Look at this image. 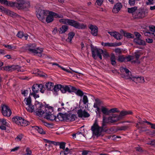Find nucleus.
<instances>
[{
  "mask_svg": "<svg viewBox=\"0 0 155 155\" xmlns=\"http://www.w3.org/2000/svg\"><path fill=\"white\" fill-rule=\"evenodd\" d=\"M89 28L91 30V34L94 36H96L98 34V28L97 27L93 25H90L89 26Z\"/></svg>",
  "mask_w": 155,
  "mask_h": 155,
  "instance_id": "nucleus-19",
  "label": "nucleus"
},
{
  "mask_svg": "<svg viewBox=\"0 0 155 155\" xmlns=\"http://www.w3.org/2000/svg\"><path fill=\"white\" fill-rule=\"evenodd\" d=\"M82 101L84 104H86L88 103V99L86 95H83Z\"/></svg>",
  "mask_w": 155,
  "mask_h": 155,
  "instance_id": "nucleus-43",
  "label": "nucleus"
},
{
  "mask_svg": "<svg viewBox=\"0 0 155 155\" xmlns=\"http://www.w3.org/2000/svg\"><path fill=\"white\" fill-rule=\"evenodd\" d=\"M68 29V27L66 25H63L60 28V33L62 34L64 33Z\"/></svg>",
  "mask_w": 155,
  "mask_h": 155,
  "instance_id": "nucleus-36",
  "label": "nucleus"
},
{
  "mask_svg": "<svg viewBox=\"0 0 155 155\" xmlns=\"http://www.w3.org/2000/svg\"><path fill=\"white\" fill-rule=\"evenodd\" d=\"M101 111L103 114L105 115H107L109 114V111L107 108L102 106L101 107Z\"/></svg>",
  "mask_w": 155,
  "mask_h": 155,
  "instance_id": "nucleus-31",
  "label": "nucleus"
},
{
  "mask_svg": "<svg viewBox=\"0 0 155 155\" xmlns=\"http://www.w3.org/2000/svg\"><path fill=\"white\" fill-rule=\"evenodd\" d=\"M65 144L66 143L64 142L60 143L59 144L60 148L61 149H62L64 150Z\"/></svg>",
  "mask_w": 155,
  "mask_h": 155,
  "instance_id": "nucleus-50",
  "label": "nucleus"
},
{
  "mask_svg": "<svg viewBox=\"0 0 155 155\" xmlns=\"http://www.w3.org/2000/svg\"><path fill=\"white\" fill-rule=\"evenodd\" d=\"M47 16L46 21L48 23L52 22L53 21L54 17L56 18H62L63 17V16L62 15H59L51 12H49Z\"/></svg>",
  "mask_w": 155,
  "mask_h": 155,
  "instance_id": "nucleus-10",
  "label": "nucleus"
},
{
  "mask_svg": "<svg viewBox=\"0 0 155 155\" xmlns=\"http://www.w3.org/2000/svg\"><path fill=\"white\" fill-rule=\"evenodd\" d=\"M108 123H113L120 120L118 116L116 114H113L108 118Z\"/></svg>",
  "mask_w": 155,
  "mask_h": 155,
  "instance_id": "nucleus-17",
  "label": "nucleus"
},
{
  "mask_svg": "<svg viewBox=\"0 0 155 155\" xmlns=\"http://www.w3.org/2000/svg\"><path fill=\"white\" fill-rule=\"evenodd\" d=\"M65 93L67 91L71 92L74 91L76 90V89L74 87L71 86H65Z\"/></svg>",
  "mask_w": 155,
  "mask_h": 155,
  "instance_id": "nucleus-28",
  "label": "nucleus"
},
{
  "mask_svg": "<svg viewBox=\"0 0 155 155\" xmlns=\"http://www.w3.org/2000/svg\"><path fill=\"white\" fill-rule=\"evenodd\" d=\"M117 60L120 62H125V57L123 55H120L118 56Z\"/></svg>",
  "mask_w": 155,
  "mask_h": 155,
  "instance_id": "nucleus-41",
  "label": "nucleus"
},
{
  "mask_svg": "<svg viewBox=\"0 0 155 155\" xmlns=\"http://www.w3.org/2000/svg\"><path fill=\"white\" fill-rule=\"evenodd\" d=\"M40 89V92L43 93L45 91V89H44V86L41 84H35L33 85L32 87V90L33 93H38L39 89Z\"/></svg>",
  "mask_w": 155,
  "mask_h": 155,
  "instance_id": "nucleus-14",
  "label": "nucleus"
},
{
  "mask_svg": "<svg viewBox=\"0 0 155 155\" xmlns=\"http://www.w3.org/2000/svg\"><path fill=\"white\" fill-rule=\"evenodd\" d=\"M37 93H33L32 94L33 96L35 98H38L39 96L38 94H36Z\"/></svg>",
  "mask_w": 155,
  "mask_h": 155,
  "instance_id": "nucleus-63",
  "label": "nucleus"
},
{
  "mask_svg": "<svg viewBox=\"0 0 155 155\" xmlns=\"http://www.w3.org/2000/svg\"><path fill=\"white\" fill-rule=\"evenodd\" d=\"M66 117L67 114L59 113L57 117H56L57 119H56V121H57L58 120L61 121L64 120H67Z\"/></svg>",
  "mask_w": 155,
  "mask_h": 155,
  "instance_id": "nucleus-23",
  "label": "nucleus"
},
{
  "mask_svg": "<svg viewBox=\"0 0 155 155\" xmlns=\"http://www.w3.org/2000/svg\"><path fill=\"white\" fill-rule=\"evenodd\" d=\"M52 112L49 111V110L47 108V110H46L45 115L44 117L48 120L51 121H53L57 119L56 116L52 114Z\"/></svg>",
  "mask_w": 155,
  "mask_h": 155,
  "instance_id": "nucleus-15",
  "label": "nucleus"
},
{
  "mask_svg": "<svg viewBox=\"0 0 155 155\" xmlns=\"http://www.w3.org/2000/svg\"><path fill=\"white\" fill-rule=\"evenodd\" d=\"M78 116L79 117H88L90 116V114L85 110H82L81 109L79 110L78 112Z\"/></svg>",
  "mask_w": 155,
  "mask_h": 155,
  "instance_id": "nucleus-18",
  "label": "nucleus"
},
{
  "mask_svg": "<svg viewBox=\"0 0 155 155\" xmlns=\"http://www.w3.org/2000/svg\"><path fill=\"white\" fill-rule=\"evenodd\" d=\"M69 152V149L67 147L65 149V150L63 152L61 151L60 152V154H61L62 153H63L64 154V155H66Z\"/></svg>",
  "mask_w": 155,
  "mask_h": 155,
  "instance_id": "nucleus-51",
  "label": "nucleus"
},
{
  "mask_svg": "<svg viewBox=\"0 0 155 155\" xmlns=\"http://www.w3.org/2000/svg\"><path fill=\"white\" fill-rule=\"evenodd\" d=\"M18 68V66L12 65V66H6L3 67V69L7 71H12L15 70Z\"/></svg>",
  "mask_w": 155,
  "mask_h": 155,
  "instance_id": "nucleus-22",
  "label": "nucleus"
},
{
  "mask_svg": "<svg viewBox=\"0 0 155 155\" xmlns=\"http://www.w3.org/2000/svg\"><path fill=\"white\" fill-rule=\"evenodd\" d=\"M124 35L128 38H133L134 37L133 35L128 32L124 33Z\"/></svg>",
  "mask_w": 155,
  "mask_h": 155,
  "instance_id": "nucleus-44",
  "label": "nucleus"
},
{
  "mask_svg": "<svg viewBox=\"0 0 155 155\" xmlns=\"http://www.w3.org/2000/svg\"><path fill=\"white\" fill-rule=\"evenodd\" d=\"M148 144L155 146V140H152L147 143Z\"/></svg>",
  "mask_w": 155,
  "mask_h": 155,
  "instance_id": "nucleus-58",
  "label": "nucleus"
},
{
  "mask_svg": "<svg viewBox=\"0 0 155 155\" xmlns=\"http://www.w3.org/2000/svg\"><path fill=\"white\" fill-rule=\"evenodd\" d=\"M147 12L144 10H138L133 15L135 18H142L146 16L147 15Z\"/></svg>",
  "mask_w": 155,
  "mask_h": 155,
  "instance_id": "nucleus-13",
  "label": "nucleus"
},
{
  "mask_svg": "<svg viewBox=\"0 0 155 155\" xmlns=\"http://www.w3.org/2000/svg\"><path fill=\"white\" fill-rule=\"evenodd\" d=\"M102 54H103V55L104 57L107 58L109 56L108 53L105 50L104 51L103 50V52Z\"/></svg>",
  "mask_w": 155,
  "mask_h": 155,
  "instance_id": "nucleus-48",
  "label": "nucleus"
},
{
  "mask_svg": "<svg viewBox=\"0 0 155 155\" xmlns=\"http://www.w3.org/2000/svg\"><path fill=\"white\" fill-rule=\"evenodd\" d=\"M108 33L111 36L114 37L117 40H120L122 38V36L119 33L116 31H108Z\"/></svg>",
  "mask_w": 155,
  "mask_h": 155,
  "instance_id": "nucleus-16",
  "label": "nucleus"
},
{
  "mask_svg": "<svg viewBox=\"0 0 155 155\" xmlns=\"http://www.w3.org/2000/svg\"><path fill=\"white\" fill-rule=\"evenodd\" d=\"M0 122L1 123V125H5L7 127H9V123L5 119H0Z\"/></svg>",
  "mask_w": 155,
  "mask_h": 155,
  "instance_id": "nucleus-34",
  "label": "nucleus"
},
{
  "mask_svg": "<svg viewBox=\"0 0 155 155\" xmlns=\"http://www.w3.org/2000/svg\"><path fill=\"white\" fill-rule=\"evenodd\" d=\"M127 115V111H121L120 114L118 116L119 117V119L120 120L122 119L123 117Z\"/></svg>",
  "mask_w": 155,
  "mask_h": 155,
  "instance_id": "nucleus-39",
  "label": "nucleus"
},
{
  "mask_svg": "<svg viewBox=\"0 0 155 155\" xmlns=\"http://www.w3.org/2000/svg\"><path fill=\"white\" fill-rule=\"evenodd\" d=\"M75 34L74 32H71L68 34V37L66 39V41L69 42H71L72 39L74 36Z\"/></svg>",
  "mask_w": 155,
  "mask_h": 155,
  "instance_id": "nucleus-33",
  "label": "nucleus"
},
{
  "mask_svg": "<svg viewBox=\"0 0 155 155\" xmlns=\"http://www.w3.org/2000/svg\"><path fill=\"white\" fill-rule=\"evenodd\" d=\"M17 4V8L18 9H27L30 7L29 2L25 0H19Z\"/></svg>",
  "mask_w": 155,
  "mask_h": 155,
  "instance_id": "nucleus-8",
  "label": "nucleus"
},
{
  "mask_svg": "<svg viewBox=\"0 0 155 155\" xmlns=\"http://www.w3.org/2000/svg\"><path fill=\"white\" fill-rule=\"evenodd\" d=\"M110 61L111 64L114 66L116 65V58L115 55L114 54H112L110 55Z\"/></svg>",
  "mask_w": 155,
  "mask_h": 155,
  "instance_id": "nucleus-30",
  "label": "nucleus"
},
{
  "mask_svg": "<svg viewBox=\"0 0 155 155\" xmlns=\"http://www.w3.org/2000/svg\"><path fill=\"white\" fill-rule=\"evenodd\" d=\"M36 15L38 19L43 22L45 18L48 14L49 11L45 10L41 7L37 6L36 9Z\"/></svg>",
  "mask_w": 155,
  "mask_h": 155,
  "instance_id": "nucleus-3",
  "label": "nucleus"
},
{
  "mask_svg": "<svg viewBox=\"0 0 155 155\" xmlns=\"http://www.w3.org/2000/svg\"><path fill=\"white\" fill-rule=\"evenodd\" d=\"M36 47V45L35 44L31 45L29 46L27 50L29 53L40 57H41L42 52H43V48H35Z\"/></svg>",
  "mask_w": 155,
  "mask_h": 155,
  "instance_id": "nucleus-2",
  "label": "nucleus"
},
{
  "mask_svg": "<svg viewBox=\"0 0 155 155\" xmlns=\"http://www.w3.org/2000/svg\"><path fill=\"white\" fill-rule=\"evenodd\" d=\"M71 19H61L59 20L60 22L63 24H68L69 25Z\"/></svg>",
  "mask_w": 155,
  "mask_h": 155,
  "instance_id": "nucleus-35",
  "label": "nucleus"
},
{
  "mask_svg": "<svg viewBox=\"0 0 155 155\" xmlns=\"http://www.w3.org/2000/svg\"><path fill=\"white\" fill-rule=\"evenodd\" d=\"M101 105V102L98 99L95 100V102L94 105V107H99Z\"/></svg>",
  "mask_w": 155,
  "mask_h": 155,
  "instance_id": "nucleus-40",
  "label": "nucleus"
},
{
  "mask_svg": "<svg viewBox=\"0 0 155 155\" xmlns=\"http://www.w3.org/2000/svg\"><path fill=\"white\" fill-rule=\"evenodd\" d=\"M127 128V126H124L119 127L118 129V130H126Z\"/></svg>",
  "mask_w": 155,
  "mask_h": 155,
  "instance_id": "nucleus-57",
  "label": "nucleus"
},
{
  "mask_svg": "<svg viewBox=\"0 0 155 155\" xmlns=\"http://www.w3.org/2000/svg\"><path fill=\"white\" fill-rule=\"evenodd\" d=\"M61 87V84H57L55 85L53 87V89L55 91H58L60 90V87Z\"/></svg>",
  "mask_w": 155,
  "mask_h": 155,
  "instance_id": "nucleus-45",
  "label": "nucleus"
},
{
  "mask_svg": "<svg viewBox=\"0 0 155 155\" xmlns=\"http://www.w3.org/2000/svg\"><path fill=\"white\" fill-rule=\"evenodd\" d=\"M4 13L12 17H16L18 15L16 13L6 8H5Z\"/></svg>",
  "mask_w": 155,
  "mask_h": 155,
  "instance_id": "nucleus-25",
  "label": "nucleus"
},
{
  "mask_svg": "<svg viewBox=\"0 0 155 155\" xmlns=\"http://www.w3.org/2000/svg\"><path fill=\"white\" fill-rule=\"evenodd\" d=\"M5 46L6 48L9 49H14L16 48V47L14 46H12L10 45H5Z\"/></svg>",
  "mask_w": 155,
  "mask_h": 155,
  "instance_id": "nucleus-53",
  "label": "nucleus"
},
{
  "mask_svg": "<svg viewBox=\"0 0 155 155\" xmlns=\"http://www.w3.org/2000/svg\"><path fill=\"white\" fill-rule=\"evenodd\" d=\"M102 45L104 46H109V47H116L119 46L121 45V42L119 43H104L102 42Z\"/></svg>",
  "mask_w": 155,
  "mask_h": 155,
  "instance_id": "nucleus-20",
  "label": "nucleus"
},
{
  "mask_svg": "<svg viewBox=\"0 0 155 155\" xmlns=\"http://www.w3.org/2000/svg\"><path fill=\"white\" fill-rule=\"evenodd\" d=\"M137 7H134L131 8H127V11L128 12L130 13H134L135 11H136L137 10Z\"/></svg>",
  "mask_w": 155,
  "mask_h": 155,
  "instance_id": "nucleus-37",
  "label": "nucleus"
},
{
  "mask_svg": "<svg viewBox=\"0 0 155 155\" xmlns=\"http://www.w3.org/2000/svg\"><path fill=\"white\" fill-rule=\"evenodd\" d=\"M115 52L117 54H121L122 52V50L120 48H116L114 50Z\"/></svg>",
  "mask_w": 155,
  "mask_h": 155,
  "instance_id": "nucleus-55",
  "label": "nucleus"
},
{
  "mask_svg": "<svg viewBox=\"0 0 155 155\" xmlns=\"http://www.w3.org/2000/svg\"><path fill=\"white\" fill-rule=\"evenodd\" d=\"M35 73L37 74L39 76L43 77H47V75L45 73L41 71L38 69H36Z\"/></svg>",
  "mask_w": 155,
  "mask_h": 155,
  "instance_id": "nucleus-32",
  "label": "nucleus"
},
{
  "mask_svg": "<svg viewBox=\"0 0 155 155\" xmlns=\"http://www.w3.org/2000/svg\"><path fill=\"white\" fill-rule=\"evenodd\" d=\"M91 51L92 56L94 59H97V56L99 57L101 60L102 59L101 54L103 52V50L100 48L94 47H91Z\"/></svg>",
  "mask_w": 155,
  "mask_h": 155,
  "instance_id": "nucleus-7",
  "label": "nucleus"
},
{
  "mask_svg": "<svg viewBox=\"0 0 155 155\" xmlns=\"http://www.w3.org/2000/svg\"><path fill=\"white\" fill-rule=\"evenodd\" d=\"M134 42L137 44L139 45H145V42L141 39V38H134Z\"/></svg>",
  "mask_w": 155,
  "mask_h": 155,
  "instance_id": "nucleus-24",
  "label": "nucleus"
},
{
  "mask_svg": "<svg viewBox=\"0 0 155 155\" xmlns=\"http://www.w3.org/2000/svg\"><path fill=\"white\" fill-rule=\"evenodd\" d=\"M36 109L35 111V113L36 115L39 117H41L42 115L45 113V111H46V110H47L45 107L41 103L38 102H36Z\"/></svg>",
  "mask_w": 155,
  "mask_h": 155,
  "instance_id": "nucleus-5",
  "label": "nucleus"
},
{
  "mask_svg": "<svg viewBox=\"0 0 155 155\" xmlns=\"http://www.w3.org/2000/svg\"><path fill=\"white\" fill-rule=\"evenodd\" d=\"M60 90H61L62 93H65V86L61 85V87H60Z\"/></svg>",
  "mask_w": 155,
  "mask_h": 155,
  "instance_id": "nucleus-54",
  "label": "nucleus"
},
{
  "mask_svg": "<svg viewBox=\"0 0 155 155\" xmlns=\"http://www.w3.org/2000/svg\"><path fill=\"white\" fill-rule=\"evenodd\" d=\"M22 138L23 135L20 134L17 136L16 137L15 139V140L17 142L21 140Z\"/></svg>",
  "mask_w": 155,
  "mask_h": 155,
  "instance_id": "nucleus-46",
  "label": "nucleus"
},
{
  "mask_svg": "<svg viewBox=\"0 0 155 155\" xmlns=\"http://www.w3.org/2000/svg\"><path fill=\"white\" fill-rule=\"evenodd\" d=\"M12 121L19 125L25 126L29 124V122L21 117L16 116L12 118Z\"/></svg>",
  "mask_w": 155,
  "mask_h": 155,
  "instance_id": "nucleus-6",
  "label": "nucleus"
},
{
  "mask_svg": "<svg viewBox=\"0 0 155 155\" xmlns=\"http://www.w3.org/2000/svg\"><path fill=\"white\" fill-rule=\"evenodd\" d=\"M122 5L120 3L116 4L113 8L112 11L114 13H117L122 8Z\"/></svg>",
  "mask_w": 155,
  "mask_h": 155,
  "instance_id": "nucleus-21",
  "label": "nucleus"
},
{
  "mask_svg": "<svg viewBox=\"0 0 155 155\" xmlns=\"http://www.w3.org/2000/svg\"><path fill=\"white\" fill-rule=\"evenodd\" d=\"M2 113L5 116L10 117L12 114V111L9 107L7 105L3 104L1 105Z\"/></svg>",
  "mask_w": 155,
  "mask_h": 155,
  "instance_id": "nucleus-11",
  "label": "nucleus"
},
{
  "mask_svg": "<svg viewBox=\"0 0 155 155\" xmlns=\"http://www.w3.org/2000/svg\"><path fill=\"white\" fill-rule=\"evenodd\" d=\"M19 149V147H16L11 150V152H14L18 150Z\"/></svg>",
  "mask_w": 155,
  "mask_h": 155,
  "instance_id": "nucleus-64",
  "label": "nucleus"
},
{
  "mask_svg": "<svg viewBox=\"0 0 155 155\" xmlns=\"http://www.w3.org/2000/svg\"><path fill=\"white\" fill-rule=\"evenodd\" d=\"M21 94L24 96H27L28 94V91L26 90L23 91L21 92Z\"/></svg>",
  "mask_w": 155,
  "mask_h": 155,
  "instance_id": "nucleus-62",
  "label": "nucleus"
},
{
  "mask_svg": "<svg viewBox=\"0 0 155 155\" xmlns=\"http://www.w3.org/2000/svg\"><path fill=\"white\" fill-rule=\"evenodd\" d=\"M148 1L146 2V4L147 5H153L154 3V0H147Z\"/></svg>",
  "mask_w": 155,
  "mask_h": 155,
  "instance_id": "nucleus-59",
  "label": "nucleus"
},
{
  "mask_svg": "<svg viewBox=\"0 0 155 155\" xmlns=\"http://www.w3.org/2000/svg\"><path fill=\"white\" fill-rule=\"evenodd\" d=\"M109 114L110 113H114L115 112H118L119 111L118 110V109L117 108H115L111 109L109 110Z\"/></svg>",
  "mask_w": 155,
  "mask_h": 155,
  "instance_id": "nucleus-47",
  "label": "nucleus"
},
{
  "mask_svg": "<svg viewBox=\"0 0 155 155\" xmlns=\"http://www.w3.org/2000/svg\"><path fill=\"white\" fill-rule=\"evenodd\" d=\"M45 86L48 90L51 91L53 89L54 84L53 83L49 82L46 84Z\"/></svg>",
  "mask_w": 155,
  "mask_h": 155,
  "instance_id": "nucleus-29",
  "label": "nucleus"
},
{
  "mask_svg": "<svg viewBox=\"0 0 155 155\" xmlns=\"http://www.w3.org/2000/svg\"><path fill=\"white\" fill-rule=\"evenodd\" d=\"M35 129L37 130L38 133L42 134H45V131L41 127H35Z\"/></svg>",
  "mask_w": 155,
  "mask_h": 155,
  "instance_id": "nucleus-38",
  "label": "nucleus"
},
{
  "mask_svg": "<svg viewBox=\"0 0 155 155\" xmlns=\"http://www.w3.org/2000/svg\"><path fill=\"white\" fill-rule=\"evenodd\" d=\"M129 3L130 5H134L135 3V0H128Z\"/></svg>",
  "mask_w": 155,
  "mask_h": 155,
  "instance_id": "nucleus-61",
  "label": "nucleus"
},
{
  "mask_svg": "<svg viewBox=\"0 0 155 155\" xmlns=\"http://www.w3.org/2000/svg\"><path fill=\"white\" fill-rule=\"evenodd\" d=\"M91 130L93 134L97 137L103 136L104 135L103 127H99L96 122H95L91 127Z\"/></svg>",
  "mask_w": 155,
  "mask_h": 155,
  "instance_id": "nucleus-4",
  "label": "nucleus"
},
{
  "mask_svg": "<svg viewBox=\"0 0 155 155\" xmlns=\"http://www.w3.org/2000/svg\"><path fill=\"white\" fill-rule=\"evenodd\" d=\"M66 118L67 120L70 121H73L77 119V117L75 115L69 114H67Z\"/></svg>",
  "mask_w": 155,
  "mask_h": 155,
  "instance_id": "nucleus-26",
  "label": "nucleus"
},
{
  "mask_svg": "<svg viewBox=\"0 0 155 155\" xmlns=\"http://www.w3.org/2000/svg\"><path fill=\"white\" fill-rule=\"evenodd\" d=\"M134 34L135 35L136 38H141V35L140 33L137 32H134Z\"/></svg>",
  "mask_w": 155,
  "mask_h": 155,
  "instance_id": "nucleus-56",
  "label": "nucleus"
},
{
  "mask_svg": "<svg viewBox=\"0 0 155 155\" xmlns=\"http://www.w3.org/2000/svg\"><path fill=\"white\" fill-rule=\"evenodd\" d=\"M17 36L19 38H21L24 36L23 33L22 31H19L17 35Z\"/></svg>",
  "mask_w": 155,
  "mask_h": 155,
  "instance_id": "nucleus-52",
  "label": "nucleus"
},
{
  "mask_svg": "<svg viewBox=\"0 0 155 155\" xmlns=\"http://www.w3.org/2000/svg\"><path fill=\"white\" fill-rule=\"evenodd\" d=\"M24 102L26 104L25 107L27 110L30 112H32L34 110V106L31 104V97L29 96L27 98H25Z\"/></svg>",
  "mask_w": 155,
  "mask_h": 155,
  "instance_id": "nucleus-9",
  "label": "nucleus"
},
{
  "mask_svg": "<svg viewBox=\"0 0 155 155\" xmlns=\"http://www.w3.org/2000/svg\"><path fill=\"white\" fill-rule=\"evenodd\" d=\"M120 70L121 72L124 73V74L121 75V77L126 79L132 80L137 83H143L144 82V79L143 77L132 75L130 71L125 68L121 67L120 68Z\"/></svg>",
  "mask_w": 155,
  "mask_h": 155,
  "instance_id": "nucleus-1",
  "label": "nucleus"
},
{
  "mask_svg": "<svg viewBox=\"0 0 155 155\" xmlns=\"http://www.w3.org/2000/svg\"><path fill=\"white\" fill-rule=\"evenodd\" d=\"M69 25L72 26L78 29H84L86 27V25L80 24L73 20H71Z\"/></svg>",
  "mask_w": 155,
  "mask_h": 155,
  "instance_id": "nucleus-12",
  "label": "nucleus"
},
{
  "mask_svg": "<svg viewBox=\"0 0 155 155\" xmlns=\"http://www.w3.org/2000/svg\"><path fill=\"white\" fill-rule=\"evenodd\" d=\"M5 5L12 8H17L18 4H17V2H8L7 1V2H6Z\"/></svg>",
  "mask_w": 155,
  "mask_h": 155,
  "instance_id": "nucleus-27",
  "label": "nucleus"
},
{
  "mask_svg": "<svg viewBox=\"0 0 155 155\" xmlns=\"http://www.w3.org/2000/svg\"><path fill=\"white\" fill-rule=\"evenodd\" d=\"M103 1L104 0H97L96 2L98 5L100 6L102 4Z\"/></svg>",
  "mask_w": 155,
  "mask_h": 155,
  "instance_id": "nucleus-60",
  "label": "nucleus"
},
{
  "mask_svg": "<svg viewBox=\"0 0 155 155\" xmlns=\"http://www.w3.org/2000/svg\"><path fill=\"white\" fill-rule=\"evenodd\" d=\"M75 91H76L75 93L77 95L80 97H82L84 95V93L80 90H76Z\"/></svg>",
  "mask_w": 155,
  "mask_h": 155,
  "instance_id": "nucleus-42",
  "label": "nucleus"
},
{
  "mask_svg": "<svg viewBox=\"0 0 155 155\" xmlns=\"http://www.w3.org/2000/svg\"><path fill=\"white\" fill-rule=\"evenodd\" d=\"M133 57L128 55L127 57H125V62L130 61L131 60L133 59Z\"/></svg>",
  "mask_w": 155,
  "mask_h": 155,
  "instance_id": "nucleus-49",
  "label": "nucleus"
}]
</instances>
